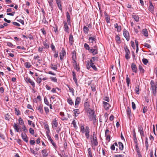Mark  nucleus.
I'll return each instance as SVG.
<instances>
[{"mask_svg": "<svg viewBox=\"0 0 157 157\" xmlns=\"http://www.w3.org/2000/svg\"><path fill=\"white\" fill-rule=\"evenodd\" d=\"M74 41V40L73 35L71 33L70 34L69 37V42L71 45H72Z\"/></svg>", "mask_w": 157, "mask_h": 157, "instance_id": "19", "label": "nucleus"}, {"mask_svg": "<svg viewBox=\"0 0 157 157\" xmlns=\"http://www.w3.org/2000/svg\"><path fill=\"white\" fill-rule=\"evenodd\" d=\"M64 24V31L68 33V29L69 27L68 26L67 23L66 22L64 21L63 22Z\"/></svg>", "mask_w": 157, "mask_h": 157, "instance_id": "16", "label": "nucleus"}, {"mask_svg": "<svg viewBox=\"0 0 157 157\" xmlns=\"http://www.w3.org/2000/svg\"><path fill=\"white\" fill-rule=\"evenodd\" d=\"M127 114L128 117H130L131 115V111L130 108L129 107H127Z\"/></svg>", "mask_w": 157, "mask_h": 157, "instance_id": "27", "label": "nucleus"}, {"mask_svg": "<svg viewBox=\"0 0 157 157\" xmlns=\"http://www.w3.org/2000/svg\"><path fill=\"white\" fill-rule=\"evenodd\" d=\"M90 121H93V124H95L96 122V115L95 114V112L94 109H91L86 111Z\"/></svg>", "mask_w": 157, "mask_h": 157, "instance_id": "2", "label": "nucleus"}, {"mask_svg": "<svg viewBox=\"0 0 157 157\" xmlns=\"http://www.w3.org/2000/svg\"><path fill=\"white\" fill-rule=\"evenodd\" d=\"M125 51V57L127 59H128L130 58L129 55L130 54V52L129 50L127 47H125L124 48Z\"/></svg>", "mask_w": 157, "mask_h": 157, "instance_id": "7", "label": "nucleus"}, {"mask_svg": "<svg viewBox=\"0 0 157 157\" xmlns=\"http://www.w3.org/2000/svg\"><path fill=\"white\" fill-rule=\"evenodd\" d=\"M138 131L140 133V136L141 137L144 136V132L143 129V128L141 125H140L138 127Z\"/></svg>", "mask_w": 157, "mask_h": 157, "instance_id": "10", "label": "nucleus"}, {"mask_svg": "<svg viewBox=\"0 0 157 157\" xmlns=\"http://www.w3.org/2000/svg\"><path fill=\"white\" fill-rule=\"evenodd\" d=\"M43 105H39L37 108L38 111L41 114L43 113Z\"/></svg>", "mask_w": 157, "mask_h": 157, "instance_id": "26", "label": "nucleus"}, {"mask_svg": "<svg viewBox=\"0 0 157 157\" xmlns=\"http://www.w3.org/2000/svg\"><path fill=\"white\" fill-rule=\"evenodd\" d=\"M133 140L135 144H137V140L136 138V132L135 130H133Z\"/></svg>", "mask_w": 157, "mask_h": 157, "instance_id": "21", "label": "nucleus"}, {"mask_svg": "<svg viewBox=\"0 0 157 157\" xmlns=\"http://www.w3.org/2000/svg\"><path fill=\"white\" fill-rule=\"evenodd\" d=\"M123 35L124 37L125 38L126 40L128 41H129L130 39L129 33L125 29H124V30Z\"/></svg>", "mask_w": 157, "mask_h": 157, "instance_id": "6", "label": "nucleus"}, {"mask_svg": "<svg viewBox=\"0 0 157 157\" xmlns=\"http://www.w3.org/2000/svg\"><path fill=\"white\" fill-rule=\"evenodd\" d=\"M21 136L22 139L27 137V136L25 133H22Z\"/></svg>", "mask_w": 157, "mask_h": 157, "instance_id": "59", "label": "nucleus"}, {"mask_svg": "<svg viewBox=\"0 0 157 157\" xmlns=\"http://www.w3.org/2000/svg\"><path fill=\"white\" fill-rule=\"evenodd\" d=\"M48 2L49 3L50 6L52 8L51 10H52L53 9V5L52 3L53 1H50L48 0Z\"/></svg>", "mask_w": 157, "mask_h": 157, "instance_id": "43", "label": "nucleus"}, {"mask_svg": "<svg viewBox=\"0 0 157 157\" xmlns=\"http://www.w3.org/2000/svg\"><path fill=\"white\" fill-rule=\"evenodd\" d=\"M7 45L10 47L11 48L13 47V45L10 42H7Z\"/></svg>", "mask_w": 157, "mask_h": 157, "instance_id": "55", "label": "nucleus"}, {"mask_svg": "<svg viewBox=\"0 0 157 157\" xmlns=\"http://www.w3.org/2000/svg\"><path fill=\"white\" fill-rule=\"evenodd\" d=\"M142 34L145 36L147 37L148 36V34L147 30L146 29H143L142 31Z\"/></svg>", "mask_w": 157, "mask_h": 157, "instance_id": "24", "label": "nucleus"}, {"mask_svg": "<svg viewBox=\"0 0 157 157\" xmlns=\"http://www.w3.org/2000/svg\"><path fill=\"white\" fill-rule=\"evenodd\" d=\"M22 129H23V131L25 133L28 132V130L26 129V128L24 125L23 126Z\"/></svg>", "mask_w": 157, "mask_h": 157, "instance_id": "63", "label": "nucleus"}, {"mask_svg": "<svg viewBox=\"0 0 157 157\" xmlns=\"http://www.w3.org/2000/svg\"><path fill=\"white\" fill-rule=\"evenodd\" d=\"M135 42L136 43V53H137L138 50H139V44H138V42L137 40H135Z\"/></svg>", "mask_w": 157, "mask_h": 157, "instance_id": "44", "label": "nucleus"}, {"mask_svg": "<svg viewBox=\"0 0 157 157\" xmlns=\"http://www.w3.org/2000/svg\"><path fill=\"white\" fill-rule=\"evenodd\" d=\"M50 79H51V80L53 82H57V80L56 77H50Z\"/></svg>", "mask_w": 157, "mask_h": 157, "instance_id": "47", "label": "nucleus"}, {"mask_svg": "<svg viewBox=\"0 0 157 157\" xmlns=\"http://www.w3.org/2000/svg\"><path fill=\"white\" fill-rule=\"evenodd\" d=\"M88 156H93L92 152H91V150L90 148H89L88 149Z\"/></svg>", "mask_w": 157, "mask_h": 157, "instance_id": "49", "label": "nucleus"}, {"mask_svg": "<svg viewBox=\"0 0 157 157\" xmlns=\"http://www.w3.org/2000/svg\"><path fill=\"white\" fill-rule=\"evenodd\" d=\"M14 129L17 132H18L19 131V128H18V126L17 124L16 123H14V125L13 126Z\"/></svg>", "mask_w": 157, "mask_h": 157, "instance_id": "36", "label": "nucleus"}, {"mask_svg": "<svg viewBox=\"0 0 157 157\" xmlns=\"http://www.w3.org/2000/svg\"><path fill=\"white\" fill-rule=\"evenodd\" d=\"M56 1L57 5L58 7L61 11H62V7L61 1L60 0H56Z\"/></svg>", "mask_w": 157, "mask_h": 157, "instance_id": "13", "label": "nucleus"}, {"mask_svg": "<svg viewBox=\"0 0 157 157\" xmlns=\"http://www.w3.org/2000/svg\"><path fill=\"white\" fill-rule=\"evenodd\" d=\"M42 80L41 78L38 77L36 78V82L37 83L40 84Z\"/></svg>", "mask_w": 157, "mask_h": 157, "instance_id": "51", "label": "nucleus"}, {"mask_svg": "<svg viewBox=\"0 0 157 157\" xmlns=\"http://www.w3.org/2000/svg\"><path fill=\"white\" fill-rule=\"evenodd\" d=\"M149 4V10L150 12H152L154 11V7L153 6L152 3L151 2H150Z\"/></svg>", "mask_w": 157, "mask_h": 157, "instance_id": "23", "label": "nucleus"}, {"mask_svg": "<svg viewBox=\"0 0 157 157\" xmlns=\"http://www.w3.org/2000/svg\"><path fill=\"white\" fill-rule=\"evenodd\" d=\"M58 125V123L57 122V120L56 118L54 119L52 121V127L54 128L57 127Z\"/></svg>", "mask_w": 157, "mask_h": 157, "instance_id": "11", "label": "nucleus"}, {"mask_svg": "<svg viewBox=\"0 0 157 157\" xmlns=\"http://www.w3.org/2000/svg\"><path fill=\"white\" fill-rule=\"evenodd\" d=\"M51 68L55 71H57V65H53L52 64H51Z\"/></svg>", "mask_w": 157, "mask_h": 157, "instance_id": "41", "label": "nucleus"}, {"mask_svg": "<svg viewBox=\"0 0 157 157\" xmlns=\"http://www.w3.org/2000/svg\"><path fill=\"white\" fill-rule=\"evenodd\" d=\"M83 30L85 34H87L89 31V29L88 27L84 26L83 28Z\"/></svg>", "mask_w": 157, "mask_h": 157, "instance_id": "33", "label": "nucleus"}, {"mask_svg": "<svg viewBox=\"0 0 157 157\" xmlns=\"http://www.w3.org/2000/svg\"><path fill=\"white\" fill-rule=\"evenodd\" d=\"M72 60H75L76 59V52L75 51H74L72 52Z\"/></svg>", "mask_w": 157, "mask_h": 157, "instance_id": "22", "label": "nucleus"}, {"mask_svg": "<svg viewBox=\"0 0 157 157\" xmlns=\"http://www.w3.org/2000/svg\"><path fill=\"white\" fill-rule=\"evenodd\" d=\"M30 151L31 152V153L33 154L34 155H36V154H37V153H36L35 151L32 148H30Z\"/></svg>", "mask_w": 157, "mask_h": 157, "instance_id": "61", "label": "nucleus"}, {"mask_svg": "<svg viewBox=\"0 0 157 157\" xmlns=\"http://www.w3.org/2000/svg\"><path fill=\"white\" fill-rule=\"evenodd\" d=\"M126 82L127 83V86H129V84L130 83V79L129 78H128V75H126Z\"/></svg>", "mask_w": 157, "mask_h": 157, "instance_id": "45", "label": "nucleus"}, {"mask_svg": "<svg viewBox=\"0 0 157 157\" xmlns=\"http://www.w3.org/2000/svg\"><path fill=\"white\" fill-rule=\"evenodd\" d=\"M86 67L88 70H89L90 67H92L95 71H96L98 70L97 68L96 67L94 63L90 64H87Z\"/></svg>", "mask_w": 157, "mask_h": 157, "instance_id": "5", "label": "nucleus"}, {"mask_svg": "<svg viewBox=\"0 0 157 157\" xmlns=\"http://www.w3.org/2000/svg\"><path fill=\"white\" fill-rule=\"evenodd\" d=\"M67 102L68 103L71 105H74V102H73L71 98H67Z\"/></svg>", "mask_w": 157, "mask_h": 157, "instance_id": "32", "label": "nucleus"}, {"mask_svg": "<svg viewBox=\"0 0 157 157\" xmlns=\"http://www.w3.org/2000/svg\"><path fill=\"white\" fill-rule=\"evenodd\" d=\"M41 153L44 157H46L48 155V154L45 149L43 150L42 151Z\"/></svg>", "mask_w": 157, "mask_h": 157, "instance_id": "31", "label": "nucleus"}, {"mask_svg": "<svg viewBox=\"0 0 157 157\" xmlns=\"http://www.w3.org/2000/svg\"><path fill=\"white\" fill-rule=\"evenodd\" d=\"M131 68L133 72L136 73L137 72V68L136 65L133 63H131Z\"/></svg>", "mask_w": 157, "mask_h": 157, "instance_id": "9", "label": "nucleus"}, {"mask_svg": "<svg viewBox=\"0 0 157 157\" xmlns=\"http://www.w3.org/2000/svg\"><path fill=\"white\" fill-rule=\"evenodd\" d=\"M29 131L30 133L32 135H33L34 134V131L33 129L32 128H30L29 129Z\"/></svg>", "mask_w": 157, "mask_h": 157, "instance_id": "56", "label": "nucleus"}, {"mask_svg": "<svg viewBox=\"0 0 157 157\" xmlns=\"http://www.w3.org/2000/svg\"><path fill=\"white\" fill-rule=\"evenodd\" d=\"M145 145L146 147V150L147 151L148 149L149 146L148 139L147 137L145 138Z\"/></svg>", "mask_w": 157, "mask_h": 157, "instance_id": "38", "label": "nucleus"}, {"mask_svg": "<svg viewBox=\"0 0 157 157\" xmlns=\"http://www.w3.org/2000/svg\"><path fill=\"white\" fill-rule=\"evenodd\" d=\"M51 142V143L52 144V145L54 146V147H56V143L53 141V140L52 139L50 141Z\"/></svg>", "mask_w": 157, "mask_h": 157, "instance_id": "64", "label": "nucleus"}, {"mask_svg": "<svg viewBox=\"0 0 157 157\" xmlns=\"http://www.w3.org/2000/svg\"><path fill=\"white\" fill-rule=\"evenodd\" d=\"M81 99L80 97H77L75 99V108H78V105L81 102Z\"/></svg>", "mask_w": 157, "mask_h": 157, "instance_id": "8", "label": "nucleus"}, {"mask_svg": "<svg viewBox=\"0 0 157 157\" xmlns=\"http://www.w3.org/2000/svg\"><path fill=\"white\" fill-rule=\"evenodd\" d=\"M132 107L133 110H135L136 109V105L134 102H132Z\"/></svg>", "mask_w": 157, "mask_h": 157, "instance_id": "58", "label": "nucleus"}, {"mask_svg": "<svg viewBox=\"0 0 157 157\" xmlns=\"http://www.w3.org/2000/svg\"><path fill=\"white\" fill-rule=\"evenodd\" d=\"M138 69L140 71V74H143L144 73V70L141 65H139Z\"/></svg>", "mask_w": 157, "mask_h": 157, "instance_id": "29", "label": "nucleus"}, {"mask_svg": "<svg viewBox=\"0 0 157 157\" xmlns=\"http://www.w3.org/2000/svg\"><path fill=\"white\" fill-rule=\"evenodd\" d=\"M89 40L90 43H93L94 41H95L96 40V37L94 36L93 37H90L89 38Z\"/></svg>", "mask_w": 157, "mask_h": 157, "instance_id": "28", "label": "nucleus"}, {"mask_svg": "<svg viewBox=\"0 0 157 157\" xmlns=\"http://www.w3.org/2000/svg\"><path fill=\"white\" fill-rule=\"evenodd\" d=\"M103 104L104 105V107L105 110H108L109 109L110 105L109 103L103 101Z\"/></svg>", "mask_w": 157, "mask_h": 157, "instance_id": "15", "label": "nucleus"}, {"mask_svg": "<svg viewBox=\"0 0 157 157\" xmlns=\"http://www.w3.org/2000/svg\"><path fill=\"white\" fill-rule=\"evenodd\" d=\"M25 67L27 68H30L32 66L31 63L28 62H26L24 63Z\"/></svg>", "mask_w": 157, "mask_h": 157, "instance_id": "37", "label": "nucleus"}, {"mask_svg": "<svg viewBox=\"0 0 157 157\" xmlns=\"http://www.w3.org/2000/svg\"><path fill=\"white\" fill-rule=\"evenodd\" d=\"M74 113L75 117H77L80 113V111L78 109H75L73 110Z\"/></svg>", "mask_w": 157, "mask_h": 157, "instance_id": "25", "label": "nucleus"}, {"mask_svg": "<svg viewBox=\"0 0 157 157\" xmlns=\"http://www.w3.org/2000/svg\"><path fill=\"white\" fill-rule=\"evenodd\" d=\"M66 54L64 48H62L61 52L60 54V55L64 56Z\"/></svg>", "mask_w": 157, "mask_h": 157, "instance_id": "40", "label": "nucleus"}, {"mask_svg": "<svg viewBox=\"0 0 157 157\" xmlns=\"http://www.w3.org/2000/svg\"><path fill=\"white\" fill-rule=\"evenodd\" d=\"M132 17L134 19L135 21L138 22L139 21V17L138 15H136L135 13H133L132 15Z\"/></svg>", "mask_w": 157, "mask_h": 157, "instance_id": "14", "label": "nucleus"}, {"mask_svg": "<svg viewBox=\"0 0 157 157\" xmlns=\"http://www.w3.org/2000/svg\"><path fill=\"white\" fill-rule=\"evenodd\" d=\"M18 121L20 125H22L24 124V123L23 120L22 119L21 117H20L18 119Z\"/></svg>", "mask_w": 157, "mask_h": 157, "instance_id": "48", "label": "nucleus"}, {"mask_svg": "<svg viewBox=\"0 0 157 157\" xmlns=\"http://www.w3.org/2000/svg\"><path fill=\"white\" fill-rule=\"evenodd\" d=\"M72 63L74 64V67L75 69L78 71H79L80 70V68L78 67V65L76 60H73L72 61Z\"/></svg>", "mask_w": 157, "mask_h": 157, "instance_id": "17", "label": "nucleus"}, {"mask_svg": "<svg viewBox=\"0 0 157 157\" xmlns=\"http://www.w3.org/2000/svg\"><path fill=\"white\" fill-rule=\"evenodd\" d=\"M152 92L154 95L155 96L157 93V83L155 86H151Z\"/></svg>", "mask_w": 157, "mask_h": 157, "instance_id": "4", "label": "nucleus"}, {"mask_svg": "<svg viewBox=\"0 0 157 157\" xmlns=\"http://www.w3.org/2000/svg\"><path fill=\"white\" fill-rule=\"evenodd\" d=\"M43 44L44 46V48H49V45L48 44L46 43V41H44L43 42Z\"/></svg>", "mask_w": 157, "mask_h": 157, "instance_id": "50", "label": "nucleus"}, {"mask_svg": "<svg viewBox=\"0 0 157 157\" xmlns=\"http://www.w3.org/2000/svg\"><path fill=\"white\" fill-rule=\"evenodd\" d=\"M106 15L107 16L105 17L106 21L107 23H109L110 22V18L107 15Z\"/></svg>", "mask_w": 157, "mask_h": 157, "instance_id": "60", "label": "nucleus"}, {"mask_svg": "<svg viewBox=\"0 0 157 157\" xmlns=\"http://www.w3.org/2000/svg\"><path fill=\"white\" fill-rule=\"evenodd\" d=\"M67 86L69 88L70 92L72 93L73 95H74V89L70 87L68 85H67Z\"/></svg>", "mask_w": 157, "mask_h": 157, "instance_id": "46", "label": "nucleus"}, {"mask_svg": "<svg viewBox=\"0 0 157 157\" xmlns=\"http://www.w3.org/2000/svg\"><path fill=\"white\" fill-rule=\"evenodd\" d=\"M91 142L92 144L95 146H97L98 144L97 140H91Z\"/></svg>", "mask_w": 157, "mask_h": 157, "instance_id": "30", "label": "nucleus"}, {"mask_svg": "<svg viewBox=\"0 0 157 157\" xmlns=\"http://www.w3.org/2000/svg\"><path fill=\"white\" fill-rule=\"evenodd\" d=\"M66 17L67 22L69 25H71V17L68 12H66Z\"/></svg>", "mask_w": 157, "mask_h": 157, "instance_id": "18", "label": "nucleus"}, {"mask_svg": "<svg viewBox=\"0 0 157 157\" xmlns=\"http://www.w3.org/2000/svg\"><path fill=\"white\" fill-rule=\"evenodd\" d=\"M72 73L73 80H74L75 83L76 84V85H78V82L76 78V74L74 71H72Z\"/></svg>", "mask_w": 157, "mask_h": 157, "instance_id": "20", "label": "nucleus"}, {"mask_svg": "<svg viewBox=\"0 0 157 157\" xmlns=\"http://www.w3.org/2000/svg\"><path fill=\"white\" fill-rule=\"evenodd\" d=\"M119 147L120 150H122L124 148L123 144L122 142H118Z\"/></svg>", "mask_w": 157, "mask_h": 157, "instance_id": "35", "label": "nucleus"}, {"mask_svg": "<svg viewBox=\"0 0 157 157\" xmlns=\"http://www.w3.org/2000/svg\"><path fill=\"white\" fill-rule=\"evenodd\" d=\"M84 106L86 111L91 109L90 108V105L88 102H86L84 103Z\"/></svg>", "mask_w": 157, "mask_h": 157, "instance_id": "12", "label": "nucleus"}, {"mask_svg": "<svg viewBox=\"0 0 157 157\" xmlns=\"http://www.w3.org/2000/svg\"><path fill=\"white\" fill-rule=\"evenodd\" d=\"M5 118L6 120L10 121L11 118L10 114L8 113L6 114L5 115Z\"/></svg>", "mask_w": 157, "mask_h": 157, "instance_id": "34", "label": "nucleus"}, {"mask_svg": "<svg viewBox=\"0 0 157 157\" xmlns=\"http://www.w3.org/2000/svg\"><path fill=\"white\" fill-rule=\"evenodd\" d=\"M115 40L117 43H121L120 37L118 35L116 36Z\"/></svg>", "mask_w": 157, "mask_h": 157, "instance_id": "42", "label": "nucleus"}, {"mask_svg": "<svg viewBox=\"0 0 157 157\" xmlns=\"http://www.w3.org/2000/svg\"><path fill=\"white\" fill-rule=\"evenodd\" d=\"M15 112L16 113V114L17 115H19L20 114V111L17 109V108H15Z\"/></svg>", "mask_w": 157, "mask_h": 157, "instance_id": "53", "label": "nucleus"}, {"mask_svg": "<svg viewBox=\"0 0 157 157\" xmlns=\"http://www.w3.org/2000/svg\"><path fill=\"white\" fill-rule=\"evenodd\" d=\"M135 90L137 94H139V86L138 85H137L136 86Z\"/></svg>", "mask_w": 157, "mask_h": 157, "instance_id": "39", "label": "nucleus"}, {"mask_svg": "<svg viewBox=\"0 0 157 157\" xmlns=\"http://www.w3.org/2000/svg\"><path fill=\"white\" fill-rule=\"evenodd\" d=\"M81 131L82 133L85 132V128L83 126H82L80 128Z\"/></svg>", "mask_w": 157, "mask_h": 157, "instance_id": "54", "label": "nucleus"}, {"mask_svg": "<svg viewBox=\"0 0 157 157\" xmlns=\"http://www.w3.org/2000/svg\"><path fill=\"white\" fill-rule=\"evenodd\" d=\"M44 103L47 105L49 106V104L48 100L46 97L44 98Z\"/></svg>", "mask_w": 157, "mask_h": 157, "instance_id": "57", "label": "nucleus"}, {"mask_svg": "<svg viewBox=\"0 0 157 157\" xmlns=\"http://www.w3.org/2000/svg\"><path fill=\"white\" fill-rule=\"evenodd\" d=\"M98 57H96V56L93 57L92 58V59L93 60V61L94 62V61H98Z\"/></svg>", "mask_w": 157, "mask_h": 157, "instance_id": "62", "label": "nucleus"}, {"mask_svg": "<svg viewBox=\"0 0 157 157\" xmlns=\"http://www.w3.org/2000/svg\"><path fill=\"white\" fill-rule=\"evenodd\" d=\"M25 81L27 83H29L33 86V88H34L35 86V83L34 81L32 80L31 79L28 77H26L24 78Z\"/></svg>", "mask_w": 157, "mask_h": 157, "instance_id": "3", "label": "nucleus"}, {"mask_svg": "<svg viewBox=\"0 0 157 157\" xmlns=\"http://www.w3.org/2000/svg\"><path fill=\"white\" fill-rule=\"evenodd\" d=\"M84 47L86 50L88 51L90 53L92 54L93 56L98 53V48L96 45L94 46L93 48L90 47L88 44L85 43L84 44Z\"/></svg>", "mask_w": 157, "mask_h": 157, "instance_id": "1", "label": "nucleus"}, {"mask_svg": "<svg viewBox=\"0 0 157 157\" xmlns=\"http://www.w3.org/2000/svg\"><path fill=\"white\" fill-rule=\"evenodd\" d=\"M142 62L145 65H146L148 63V61L147 59L145 58L142 59Z\"/></svg>", "mask_w": 157, "mask_h": 157, "instance_id": "52", "label": "nucleus"}]
</instances>
